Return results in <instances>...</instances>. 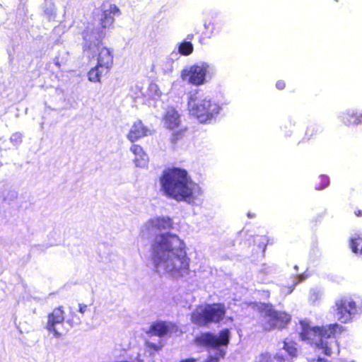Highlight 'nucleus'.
<instances>
[{
    "instance_id": "obj_35",
    "label": "nucleus",
    "mask_w": 362,
    "mask_h": 362,
    "mask_svg": "<svg viewBox=\"0 0 362 362\" xmlns=\"http://www.w3.org/2000/svg\"><path fill=\"white\" fill-rule=\"evenodd\" d=\"M193 37H194V35H193L192 34H191V35H187V39H189V40H192V39H193Z\"/></svg>"
},
{
    "instance_id": "obj_28",
    "label": "nucleus",
    "mask_w": 362,
    "mask_h": 362,
    "mask_svg": "<svg viewBox=\"0 0 362 362\" xmlns=\"http://www.w3.org/2000/svg\"><path fill=\"white\" fill-rule=\"evenodd\" d=\"M145 345L148 350L153 351H159L163 348V344L160 341L158 344H155L151 341H146Z\"/></svg>"
},
{
    "instance_id": "obj_19",
    "label": "nucleus",
    "mask_w": 362,
    "mask_h": 362,
    "mask_svg": "<svg viewBox=\"0 0 362 362\" xmlns=\"http://www.w3.org/2000/svg\"><path fill=\"white\" fill-rule=\"evenodd\" d=\"M172 133L169 141L173 146L175 147L185 143L189 136L188 128L187 127H180L171 130Z\"/></svg>"
},
{
    "instance_id": "obj_13",
    "label": "nucleus",
    "mask_w": 362,
    "mask_h": 362,
    "mask_svg": "<svg viewBox=\"0 0 362 362\" xmlns=\"http://www.w3.org/2000/svg\"><path fill=\"white\" fill-rule=\"evenodd\" d=\"M65 319V311L64 307L60 305L52 310L47 315L46 329L56 337L62 336L63 333L57 329V325H61Z\"/></svg>"
},
{
    "instance_id": "obj_26",
    "label": "nucleus",
    "mask_w": 362,
    "mask_h": 362,
    "mask_svg": "<svg viewBox=\"0 0 362 362\" xmlns=\"http://www.w3.org/2000/svg\"><path fill=\"white\" fill-rule=\"evenodd\" d=\"M194 47L191 42L184 40L179 44L178 52L181 55L188 56L193 52Z\"/></svg>"
},
{
    "instance_id": "obj_31",
    "label": "nucleus",
    "mask_w": 362,
    "mask_h": 362,
    "mask_svg": "<svg viewBox=\"0 0 362 362\" xmlns=\"http://www.w3.org/2000/svg\"><path fill=\"white\" fill-rule=\"evenodd\" d=\"M276 87L277 89L281 90L286 88V83L283 80H279L276 83Z\"/></svg>"
},
{
    "instance_id": "obj_7",
    "label": "nucleus",
    "mask_w": 362,
    "mask_h": 362,
    "mask_svg": "<svg viewBox=\"0 0 362 362\" xmlns=\"http://www.w3.org/2000/svg\"><path fill=\"white\" fill-rule=\"evenodd\" d=\"M96 65L88 72V80L91 82H100L111 70L113 65V54L112 51L104 46H98L96 54Z\"/></svg>"
},
{
    "instance_id": "obj_17",
    "label": "nucleus",
    "mask_w": 362,
    "mask_h": 362,
    "mask_svg": "<svg viewBox=\"0 0 362 362\" xmlns=\"http://www.w3.org/2000/svg\"><path fill=\"white\" fill-rule=\"evenodd\" d=\"M149 228L158 230H168L173 227V219L168 216H158L148 221Z\"/></svg>"
},
{
    "instance_id": "obj_5",
    "label": "nucleus",
    "mask_w": 362,
    "mask_h": 362,
    "mask_svg": "<svg viewBox=\"0 0 362 362\" xmlns=\"http://www.w3.org/2000/svg\"><path fill=\"white\" fill-rule=\"evenodd\" d=\"M265 320L262 322V329L269 332L273 329H283L291 320V315L284 311L276 310L271 303H263L259 308Z\"/></svg>"
},
{
    "instance_id": "obj_33",
    "label": "nucleus",
    "mask_w": 362,
    "mask_h": 362,
    "mask_svg": "<svg viewBox=\"0 0 362 362\" xmlns=\"http://www.w3.org/2000/svg\"><path fill=\"white\" fill-rule=\"evenodd\" d=\"M197 360L194 358H189L182 360L180 362H196Z\"/></svg>"
},
{
    "instance_id": "obj_3",
    "label": "nucleus",
    "mask_w": 362,
    "mask_h": 362,
    "mask_svg": "<svg viewBox=\"0 0 362 362\" xmlns=\"http://www.w3.org/2000/svg\"><path fill=\"white\" fill-rule=\"evenodd\" d=\"M153 264L156 268L163 267L166 273L175 278L183 277L190 272V259L187 255L185 247L173 255L157 257Z\"/></svg>"
},
{
    "instance_id": "obj_14",
    "label": "nucleus",
    "mask_w": 362,
    "mask_h": 362,
    "mask_svg": "<svg viewBox=\"0 0 362 362\" xmlns=\"http://www.w3.org/2000/svg\"><path fill=\"white\" fill-rule=\"evenodd\" d=\"M165 127L173 130L181 126V118L178 111L174 107L168 108L163 116Z\"/></svg>"
},
{
    "instance_id": "obj_1",
    "label": "nucleus",
    "mask_w": 362,
    "mask_h": 362,
    "mask_svg": "<svg viewBox=\"0 0 362 362\" xmlns=\"http://www.w3.org/2000/svg\"><path fill=\"white\" fill-rule=\"evenodd\" d=\"M160 182L162 190L168 197L178 202L194 199V183L186 170L175 167L167 168Z\"/></svg>"
},
{
    "instance_id": "obj_10",
    "label": "nucleus",
    "mask_w": 362,
    "mask_h": 362,
    "mask_svg": "<svg viewBox=\"0 0 362 362\" xmlns=\"http://www.w3.org/2000/svg\"><path fill=\"white\" fill-rule=\"evenodd\" d=\"M360 310L359 305L351 297H342L334 303V310L337 320L344 324L351 322Z\"/></svg>"
},
{
    "instance_id": "obj_37",
    "label": "nucleus",
    "mask_w": 362,
    "mask_h": 362,
    "mask_svg": "<svg viewBox=\"0 0 362 362\" xmlns=\"http://www.w3.org/2000/svg\"><path fill=\"white\" fill-rule=\"evenodd\" d=\"M317 361H319V362H322V360L321 358H318Z\"/></svg>"
},
{
    "instance_id": "obj_18",
    "label": "nucleus",
    "mask_w": 362,
    "mask_h": 362,
    "mask_svg": "<svg viewBox=\"0 0 362 362\" xmlns=\"http://www.w3.org/2000/svg\"><path fill=\"white\" fill-rule=\"evenodd\" d=\"M218 32V30L216 28V24L209 20L206 21L203 26L201 27L196 33L199 35V42L201 43H205L215 33Z\"/></svg>"
},
{
    "instance_id": "obj_23",
    "label": "nucleus",
    "mask_w": 362,
    "mask_h": 362,
    "mask_svg": "<svg viewBox=\"0 0 362 362\" xmlns=\"http://www.w3.org/2000/svg\"><path fill=\"white\" fill-rule=\"evenodd\" d=\"M343 122L346 126L358 125L362 124V112H352L347 114L343 118Z\"/></svg>"
},
{
    "instance_id": "obj_34",
    "label": "nucleus",
    "mask_w": 362,
    "mask_h": 362,
    "mask_svg": "<svg viewBox=\"0 0 362 362\" xmlns=\"http://www.w3.org/2000/svg\"><path fill=\"white\" fill-rule=\"evenodd\" d=\"M354 214L356 215V216L357 217H361L362 216V211L361 209H356L355 211H354Z\"/></svg>"
},
{
    "instance_id": "obj_24",
    "label": "nucleus",
    "mask_w": 362,
    "mask_h": 362,
    "mask_svg": "<svg viewBox=\"0 0 362 362\" xmlns=\"http://www.w3.org/2000/svg\"><path fill=\"white\" fill-rule=\"evenodd\" d=\"M283 349L286 351L291 359L297 357L298 351L297 348V343L296 341L293 340L288 341L287 339H285L283 341Z\"/></svg>"
},
{
    "instance_id": "obj_29",
    "label": "nucleus",
    "mask_w": 362,
    "mask_h": 362,
    "mask_svg": "<svg viewBox=\"0 0 362 362\" xmlns=\"http://www.w3.org/2000/svg\"><path fill=\"white\" fill-rule=\"evenodd\" d=\"M224 355L225 353L223 351H220L218 355H209L202 362H219L220 358H223Z\"/></svg>"
},
{
    "instance_id": "obj_4",
    "label": "nucleus",
    "mask_w": 362,
    "mask_h": 362,
    "mask_svg": "<svg viewBox=\"0 0 362 362\" xmlns=\"http://www.w3.org/2000/svg\"><path fill=\"white\" fill-rule=\"evenodd\" d=\"M226 306L221 303H214L198 306L191 314V322L199 327H206L211 323H219L225 317Z\"/></svg>"
},
{
    "instance_id": "obj_25",
    "label": "nucleus",
    "mask_w": 362,
    "mask_h": 362,
    "mask_svg": "<svg viewBox=\"0 0 362 362\" xmlns=\"http://www.w3.org/2000/svg\"><path fill=\"white\" fill-rule=\"evenodd\" d=\"M350 247L351 251L356 254H362V233L357 234L350 240Z\"/></svg>"
},
{
    "instance_id": "obj_8",
    "label": "nucleus",
    "mask_w": 362,
    "mask_h": 362,
    "mask_svg": "<svg viewBox=\"0 0 362 362\" xmlns=\"http://www.w3.org/2000/svg\"><path fill=\"white\" fill-rule=\"evenodd\" d=\"M188 104L189 114L200 123L210 122L218 115L221 110L217 103L209 99L196 100L191 98Z\"/></svg>"
},
{
    "instance_id": "obj_11",
    "label": "nucleus",
    "mask_w": 362,
    "mask_h": 362,
    "mask_svg": "<svg viewBox=\"0 0 362 362\" xmlns=\"http://www.w3.org/2000/svg\"><path fill=\"white\" fill-rule=\"evenodd\" d=\"M101 14L98 19V33L104 37L106 33L112 28L115 23V16L121 14L120 9L115 4H110L106 8L105 4L101 6Z\"/></svg>"
},
{
    "instance_id": "obj_21",
    "label": "nucleus",
    "mask_w": 362,
    "mask_h": 362,
    "mask_svg": "<svg viewBox=\"0 0 362 362\" xmlns=\"http://www.w3.org/2000/svg\"><path fill=\"white\" fill-rule=\"evenodd\" d=\"M322 129L316 125H310L307 127L305 135L302 139L303 142L315 141L318 139Z\"/></svg>"
},
{
    "instance_id": "obj_15",
    "label": "nucleus",
    "mask_w": 362,
    "mask_h": 362,
    "mask_svg": "<svg viewBox=\"0 0 362 362\" xmlns=\"http://www.w3.org/2000/svg\"><path fill=\"white\" fill-rule=\"evenodd\" d=\"M148 133V129L141 120H137L132 124L127 137L132 143H134L136 141L147 136Z\"/></svg>"
},
{
    "instance_id": "obj_30",
    "label": "nucleus",
    "mask_w": 362,
    "mask_h": 362,
    "mask_svg": "<svg viewBox=\"0 0 362 362\" xmlns=\"http://www.w3.org/2000/svg\"><path fill=\"white\" fill-rule=\"evenodd\" d=\"M81 322V318L75 313H71V317L69 319V322L71 325H78Z\"/></svg>"
},
{
    "instance_id": "obj_20",
    "label": "nucleus",
    "mask_w": 362,
    "mask_h": 362,
    "mask_svg": "<svg viewBox=\"0 0 362 362\" xmlns=\"http://www.w3.org/2000/svg\"><path fill=\"white\" fill-rule=\"evenodd\" d=\"M130 150L135 156L134 161L136 165L139 167L144 165L147 161L148 158L143 148L140 145L133 144Z\"/></svg>"
},
{
    "instance_id": "obj_2",
    "label": "nucleus",
    "mask_w": 362,
    "mask_h": 362,
    "mask_svg": "<svg viewBox=\"0 0 362 362\" xmlns=\"http://www.w3.org/2000/svg\"><path fill=\"white\" fill-rule=\"evenodd\" d=\"M300 324L301 325V330L299 333L300 339L322 350V353L327 356H332V351L325 340L334 338L345 330L344 327L336 322L314 327H310L305 321H300Z\"/></svg>"
},
{
    "instance_id": "obj_16",
    "label": "nucleus",
    "mask_w": 362,
    "mask_h": 362,
    "mask_svg": "<svg viewBox=\"0 0 362 362\" xmlns=\"http://www.w3.org/2000/svg\"><path fill=\"white\" fill-rule=\"evenodd\" d=\"M170 323L165 321H156L151 323L146 333L149 336L163 337L170 330Z\"/></svg>"
},
{
    "instance_id": "obj_9",
    "label": "nucleus",
    "mask_w": 362,
    "mask_h": 362,
    "mask_svg": "<svg viewBox=\"0 0 362 362\" xmlns=\"http://www.w3.org/2000/svg\"><path fill=\"white\" fill-rule=\"evenodd\" d=\"M230 332L228 328L221 329L216 335L211 332H202L194 339L196 345L207 349H217L227 346L230 342Z\"/></svg>"
},
{
    "instance_id": "obj_32",
    "label": "nucleus",
    "mask_w": 362,
    "mask_h": 362,
    "mask_svg": "<svg viewBox=\"0 0 362 362\" xmlns=\"http://www.w3.org/2000/svg\"><path fill=\"white\" fill-rule=\"evenodd\" d=\"M88 309V306L85 304H79L78 305V312L81 314V315H83L85 313V312Z\"/></svg>"
},
{
    "instance_id": "obj_6",
    "label": "nucleus",
    "mask_w": 362,
    "mask_h": 362,
    "mask_svg": "<svg viewBox=\"0 0 362 362\" xmlns=\"http://www.w3.org/2000/svg\"><path fill=\"white\" fill-rule=\"evenodd\" d=\"M184 247H186L185 243L175 234L167 233L157 235L151 246L153 263L157 257H165V252L173 255Z\"/></svg>"
},
{
    "instance_id": "obj_27",
    "label": "nucleus",
    "mask_w": 362,
    "mask_h": 362,
    "mask_svg": "<svg viewBox=\"0 0 362 362\" xmlns=\"http://www.w3.org/2000/svg\"><path fill=\"white\" fill-rule=\"evenodd\" d=\"M318 183L315 186V189L318 190L323 189L329 185V178L327 175H321L318 177Z\"/></svg>"
},
{
    "instance_id": "obj_36",
    "label": "nucleus",
    "mask_w": 362,
    "mask_h": 362,
    "mask_svg": "<svg viewBox=\"0 0 362 362\" xmlns=\"http://www.w3.org/2000/svg\"><path fill=\"white\" fill-rule=\"evenodd\" d=\"M55 64H56V65H57V66H60V64H59V62H56V63H55Z\"/></svg>"
},
{
    "instance_id": "obj_12",
    "label": "nucleus",
    "mask_w": 362,
    "mask_h": 362,
    "mask_svg": "<svg viewBox=\"0 0 362 362\" xmlns=\"http://www.w3.org/2000/svg\"><path fill=\"white\" fill-rule=\"evenodd\" d=\"M208 69L209 65L206 63L195 64L182 69L181 78L190 84L200 86L206 81Z\"/></svg>"
},
{
    "instance_id": "obj_22",
    "label": "nucleus",
    "mask_w": 362,
    "mask_h": 362,
    "mask_svg": "<svg viewBox=\"0 0 362 362\" xmlns=\"http://www.w3.org/2000/svg\"><path fill=\"white\" fill-rule=\"evenodd\" d=\"M286 358L283 354H276L271 355L269 353H263L259 356L258 362H286Z\"/></svg>"
}]
</instances>
